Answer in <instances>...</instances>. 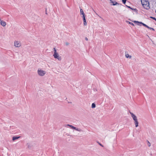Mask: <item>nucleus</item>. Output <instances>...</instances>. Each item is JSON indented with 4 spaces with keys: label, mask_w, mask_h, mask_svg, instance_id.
<instances>
[{
    "label": "nucleus",
    "mask_w": 156,
    "mask_h": 156,
    "mask_svg": "<svg viewBox=\"0 0 156 156\" xmlns=\"http://www.w3.org/2000/svg\"><path fill=\"white\" fill-rule=\"evenodd\" d=\"M27 145H28V147L29 148H31V146L30 144L29 143H27Z\"/></svg>",
    "instance_id": "f3484780"
},
{
    "label": "nucleus",
    "mask_w": 156,
    "mask_h": 156,
    "mask_svg": "<svg viewBox=\"0 0 156 156\" xmlns=\"http://www.w3.org/2000/svg\"><path fill=\"white\" fill-rule=\"evenodd\" d=\"M53 56L55 59H57L58 61H61L62 59V57L60 56L58 53L57 52L56 50H54Z\"/></svg>",
    "instance_id": "20e7f679"
},
{
    "label": "nucleus",
    "mask_w": 156,
    "mask_h": 156,
    "mask_svg": "<svg viewBox=\"0 0 156 156\" xmlns=\"http://www.w3.org/2000/svg\"><path fill=\"white\" fill-rule=\"evenodd\" d=\"M98 143L101 146L103 147H104V146L101 144V143H99V142H98Z\"/></svg>",
    "instance_id": "412c9836"
},
{
    "label": "nucleus",
    "mask_w": 156,
    "mask_h": 156,
    "mask_svg": "<svg viewBox=\"0 0 156 156\" xmlns=\"http://www.w3.org/2000/svg\"><path fill=\"white\" fill-rule=\"evenodd\" d=\"M151 18H152L153 20L156 21V19L155 18L153 17H151Z\"/></svg>",
    "instance_id": "393cba45"
},
{
    "label": "nucleus",
    "mask_w": 156,
    "mask_h": 156,
    "mask_svg": "<svg viewBox=\"0 0 156 156\" xmlns=\"http://www.w3.org/2000/svg\"><path fill=\"white\" fill-rule=\"evenodd\" d=\"M155 12L156 13V10H155Z\"/></svg>",
    "instance_id": "cd10ccee"
},
{
    "label": "nucleus",
    "mask_w": 156,
    "mask_h": 156,
    "mask_svg": "<svg viewBox=\"0 0 156 156\" xmlns=\"http://www.w3.org/2000/svg\"><path fill=\"white\" fill-rule=\"evenodd\" d=\"M0 24L3 27H5L6 25V23L4 21L0 19Z\"/></svg>",
    "instance_id": "0eeeda50"
},
{
    "label": "nucleus",
    "mask_w": 156,
    "mask_h": 156,
    "mask_svg": "<svg viewBox=\"0 0 156 156\" xmlns=\"http://www.w3.org/2000/svg\"><path fill=\"white\" fill-rule=\"evenodd\" d=\"M141 2L144 8L147 10L150 9V3L148 0H141Z\"/></svg>",
    "instance_id": "f03ea898"
},
{
    "label": "nucleus",
    "mask_w": 156,
    "mask_h": 156,
    "mask_svg": "<svg viewBox=\"0 0 156 156\" xmlns=\"http://www.w3.org/2000/svg\"><path fill=\"white\" fill-rule=\"evenodd\" d=\"M85 40H86V41H88V38H87V37H86V38H85Z\"/></svg>",
    "instance_id": "a878e982"
},
{
    "label": "nucleus",
    "mask_w": 156,
    "mask_h": 156,
    "mask_svg": "<svg viewBox=\"0 0 156 156\" xmlns=\"http://www.w3.org/2000/svg\"><path fill=\"white\" fill-rule=\"evenodd\" d=\"M83 19V24L84 26H86L87 25V22L86 19V16L82 17Z\"/></svg>",
    "instance_id": "9b49d317"
},
{
    "label": "nucleus",
    "mask_w": 156,
    "mask_h": 156,
    "mask_svg": "<svg viewBox=\"0 0 156 156\" xmlns=\"http://www.w3.org/2000/svg\"><path fill=\"white\" fill-rule=\"evenodd\" d=\"M133 23H136L138 25L140 26V24H141L144 27L146 26V25L143 23H142L141 22H139L138 21H133Z\"/></svg>",
    "instance_id": "423d86ee"
},
{
    "label": "nucleus",
    "mask_w": 156,
    "mask_h": 156,
    "mask_svg": "<svg viewBox=\"0 0 156 156\" xmlns=\"http://www.w3.org/2000/svg\"><path fill=\"white\" fill-rule=\"evenodd\" d=\"M131 9L133 10L136 12L137 11V10L136 9H133V8H131Z\"/></svg>",
    "instance_id": "a211bd4d"
},
{
    "label": "nucleus",
    "mask_w": 156,
    "mask_h": 156,
    "mask_svg": "<svg viewBox=\"0 0 156 156\" xmlns=\"http://www.w3.org/2000/svg\"><path fill=\"white\" fill-rule=\"evenodd\" d=\"M65 44L66 45L68 46V45L69 44V43L68 42H66L65 43Z\"/></svg>",
    "instance_id": "4be33fe9"
},
{
    "label": "nucleus",
    "mask_w": 156,
    "mask_h": 156,
    "mask_svg": "<svg viewBox=\"0 0 156 156\" xmlns=\"http://www.w3.org/2000/svg\"><path fill=\"white\" fill-rule=\"evenodd\" d=\"M110 3L112 4V5H115L118 4V3L117 2L113 0H110Z\"/></svg>",
    "instance_id": "9d476101"
},
{
    "label": "nucleus",
    "mask_w": 156,
    "mask_h": 156,
    "mask_svg": "<svg viewBox=\"0 0 156 156\" xmlns=\"http://www.w3.org/2000/svg\"><path fill=\"white\" fill-rule=\"evenodd\" d=\"M66 126H69L71 129H75L76 128V127L69 124H67L66 125Z\"/></svg>",
    "instance_id": "ddd939ff"
},
{
    "label": "nucleus",
    "mask_w": 156,
    "mask_h": 156,
    "mask_svg": "<svg viewBox=\"0 0 156 156\" xmlns=\"http://www.w3.org/2000/svg\"><path fill=\"white\" fill-rule=\"evenodd\" d=\"M80 14L82 17L86 16L85 14L84 13L83 9H80Z\"/></svg>",
    "instance_id": "1a4fd4ad"
},
{
    "label": "nucleus",
    "mask_w": 156,
    "mask_h": 156,
    "mask_svg": "<svg viewBox=\"0 0 156 156\" xmlns=\"http://www.w3.org/2000/svg\"><path fill=\"white\" fill-rule=\"evenodd\" d=\"M134 121V123L135 124V127H136L138 126V122L137 118H133Z\"/></svg>",
    "instance_id": "39448f33"
},
{
    "label": "nucleus",
    "mask_w": 156,
    "mask_h": 156,
    "mask_svg": "<svg viewBox=\"0 0 156 156\" xmlns=\"http://www.w3.org/2000/svg\"><path fill=\"white\" fill-rule=\"evenodd\" d=\"M130 113L132 117H136V115L134 113L132 112H130Z\"/></svg>",
    "instance_id": "dca6fc26"
},
{
    "label": "nucleus",
    "mask_w": 156,
    "mask_h": 156,
    "mask_svg": "<svg viewBox=\"0 0 156 156\" xmlns=\"http://www.w3.org/2000/svg\"><path fill=\"white\" fill-rule=\"evenodd\" d=\"M122 2L124 4H125L126 1V0H122Z\"/></svg>",
    "instance_id": "5701e85b"
},
{
    "label": "nucleus",
    "mask_w": 156,
    "mask_h": 156,
    "mask_svg": "<svg viewBox=\"0 0 156 156\" xmlns=\"http://www.w3.org/2000/svg\"><path fill=\"white\" fill-rule=\"evenodd\" d=\"M125 56L126 58L129 59H131L132 57V56L129 54L127 52H126L125 54Z\"/></svg>",
    "instance_id": "6e6552de"
},
{
    "label": "nucleus",
    "mask_w": 156,
    "mask_h": 156,
    "mask_svg": "<svg viewBox=\"0 0 156 156\" xmlns=\"http://www.w3.org/2000/svg\"><path fill=\"white\" fill-rule=\"evenodd\" d=\"M148 141L147 145L149 147H150L151 146V144H150V143L148 141Z\"/></svg>",
    "instance_id": "aec40b11"
},
{
    "label": "nucleus",
    "mask_w": 156,
    "mask_h": 156,
    "mask_svg": "<svg viewBox=\"0 0 156 156\" xmlns=\"http://www.w3.org/2000/svg\"><path fill=\"white\" fill-rule=\"evenodd\" d=\"M96 105L94 103H93L91 105V107L92 108H96Z\"/></svg>",
    "instance_id": "4468645a"
},
{
    "label": "nucleus",
    "mask_w": 156,
    "mask_h": 156,
    "mask_svg": "<svg viewBox=\"0 0 156 156\" xmlns=\"http://www.w3.org/2000/svg\"><path fill=\"white\" fill-rule=\"evenodd\" d=\"M46 71L43 68H39L37 70V75L40 77H43L47 75Z\"/></svg>",
    "instance_id": "f257e3e1"
},
{
    "label": "nucleus",
    "mask_w": 156,
    "mask_h": 156,
    "mask_svg": "<svg viewBox=\"0 0 156 156\" xmlns=\"http://www.w3.org/2000/svg\"><path fill=\"white\" fill-rule=\"evenodd\" d=\"M128 23H129V24H131V25H133V26H134V24H133V23H131V22H128Z\"/></svg>",
    "instance_id": "6ab92c4d"
},
{
    "label": "nucleus",
    "mask_w": 156,
    "mask_h": 156,
    "mask_svg": "<svg viewBox=\"0 0 156 156\" xmlns=\"http://www.w3.org/2000/svg\"><path fill=\"white\" fill-rule=\"evenodd\" d=\"M128 7V8H130V9H131V7H129H129Z\"/></svg>",
    "instance_id": "bb28decb"
},
{
    "label": "nucleus",
    "mask_w": 156,
    "mask_h": 156,
    "mask_svg": "<svg viewBox=\"0 0 156 156\" xmlns=\"http://www.w3.org/2000/svg\"><path fill=\"white\" fill-rule=\"evenodd\" d=\"M20 137V136H13L12 137V140L13 141H14V140H16L18 139Z\"/></svg>",
    "instance_id": "f8f14e48"
},
{
    "label": "nucleus",
    "mask_w": 156,
    "mask_h": 156,
    "mask_svg": "<svg viewBox=\"0 0 156 156\" xmlns=\"http://www.w3.org/2000/svg\"><path fill=\"white\" fill-rule=\"evenodd\" d=\"M145 27H147V28L150 29V30H152L153 31L154 30V28H152L150 27H149L148 26H147V25H146V26H145Z\"/></svg>",
    "instance_id": "2eb2a0df"
},
{
    "label": "nucleus",
    "mask_w": 156,
    "mask_h": 156,
    "mask_svg": "<svg viewBox=\"0 0 156 156\" xmlns=\"http://www.w3.org/2000/svg\"><path fill=\"white\" fill-rule=\"evenodd\" d=\"M75 129V130H77V131H79V129L78 128H76H76L75 129Z\"/></svg>",
    "instance_id": "b1692460"
},
{
    "label": "nucleus",
    "mask_w": 156,
    "mask_h": 156,
    "mask_svg": "<svg viewBox=\"0 0 156 156\" xmlns=\"http://www.w3.org/2000/svg\"><path fill=\"white\" fill-rule=\"evenodd\" d=\"M22 44L20 40L16 39L14 41L13 43V46L16 48H20L22 46Z\"/></svg>",
    "instance_id": "7ed1b4c3"
}]
</instances>
